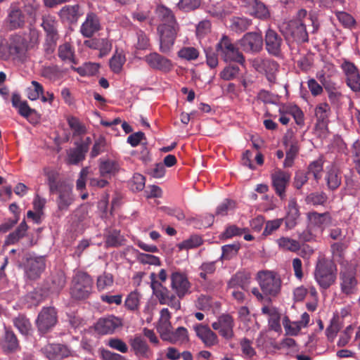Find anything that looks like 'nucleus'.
Listing matches in <instances>:
<instances>
[{"label": "nucleus", "mask_w": 360, "mask_h": 360, "mask_svg": "<svg viewBox=\"0 0 360 360\" xmlns=\"http://www.w3.org/2000/svg\"><path fill=\"white\" fill-rule=\"evenodd\" d=\"M326 180L328 188L332 190L337 188L340 185L341 177L337 167L331 165L328 169Z\"/></svg>", "instance_id": "nucleus-35"}, {"label": "nucleus", "mask_w": 360, "mask_h": 360, "mask_svg": "<svg viewBox=\"0 0 360 360\" xmlns=\"http://www.w3.org/2000/svg\"><path fill=\"white\" fill-rule=\"evenodd\" d=\"M217 51L226 62L234 61L240 64L244 63V57L230 39L224 36L217 45Z\"/></svg>", "instance_id": "nucleus-5"}, {"label": "nucleus", "mask_w": 360, "mask_h": 360, "mask_svg": "<svg viewBox=\"0 0 360 360\" xmlns=\"http://www.w3.org/2000/svg\"><path fill=\"white\" fill-rule=\"evenodd\" d=\"M257 280L262 292L258 288H254L252 293L259 300L265 297H276L281 292L282 281L280 276L272 271H261L257 274Z\"/></svg>", "instance_id": "nucleus-1"}, {"label": "nucleus", "mask_w": 360, "mask_h": 360, "mask_svg": "<svg viewBox=\"0 0 360 360\" xmlns=\"http://www.w3.org/2000/svg\"><path fill=\"white\" fill-rule=\"evenodd\" d=\"M6 22L7 27L11 30L20 28L25 25V16L20 9L13 8L8 13Z\"/></svg>", "instance_id": "nucleus-28"}, {"label": "nucleus", "mask_w": 360, "mask_h": 360, "mask_svg": "<svg viewBox=\"0 0 360 360\" xmlns=\"http://www.w3.org/2000/svg\"><path fill=\"white\" fill-rule=\"evenodd\" d=\"M160 35V49L162 53H168L172 48L178 32L176 22H162L158 28Z\"/></svg>", "instance_id": "nucleus-3"}, {"label": "nucleus", "mask_w": 360, "mask_h": 360, "mask_svg": "<svg viewBox=\"0 0 360 360\" xmlns=\"http://www.w3.org/2000/svg\"><path fill=\"white\" fill-rule=\"evenodd\" d=\"M285 144L288 148L286 150V157L283 162L284 167H290L292 166L294 160L298 152V146L297 143H290L285 141Z\"/></svg>", "instance_id": "nucleus-38"}, {"label": "nucleus", "mask_w": 360, "mask_h": 360, "mask_svg": "<svg viewBox=\"0 0 360 360\" xmlns=\"http://www.w3.org/2000/svg\"><path fill=\"white\" fill-rule=\"evenodd\" d=\"M250 21L247 18H235L233 19L231 27L236 32H242L248 29Z\"/></svg>", "instance_id": "nucleus-63"}, {"label": "nucleus", "mask_w": 360, "mask_h": 360, "mask_svg": "<svg viewBox=\"0 0 360 360\" xmlns=\"http://www.w3.org/2000/svg\"><path fill=\"white\" fill-rule=\"evenodd\" d=\"M314 278L321 288L328 289L336 281L337 267L335 264L323 258L319 259L316 266Z\"/></svg>", "instance_id": "nucleus-2"}, {"label": "nucleus", "mask_w": 360, "mask_h": 360, "mask_svg": "<svg viewBox=\"0 0 360 360\" xmlns=\"http://www.w3.org/2000/svg\"><path fill=\"white\" fill-rule=\"evenodd\" d=\"M107 146V142L103 136H99L95 140L94 144L92 147L90 155L91 158L98 156L100 153L103 152Z\"/></svg>", "instance_id": "nucleus-55"}, {"label": "nucleus", "mask_w": 360, "mask_h": 360, "mask_svg": "<svg viewBox=\"0 0 360 360\" xmlns=\"http://www.w3.org/2000/svg\"><path fill=\"white\" fill-rule=\"evenodd\" d=\"M240 44L245 51H259L262 48V37L259 34L250 32L243 37Z\"/></svg>", "instance_id": "nucleus-21"}, {"label": "nucleus", "mask_w": 360, "mask_h": 360, "mask_svg": "<svg viewBox=\"0 0 360 360\" xmlns=\"http://www.w3.org/2000/svg\"><path fill=\"white\" fill-rule=\"evenodd\" d=\"M285 212L283 220H285L286 227L288 229H292L297 225L300 217V207L295 198H292L289 200L285 207Z\"/></svg>", "instance_id": "nucleus-16"}, {"label": "nucleus", "mask_w": 360, "mask_h": 360, "mask_svg": "<svg viewBox=\"0 0 360 360\" xmlns=\"http://www.w3.org/2000/svg\"><path fill=\"white\" fill-rule=\"evenodd\" d=\"M240 346L243 354L248 358H251L256 354L255 349L252 347V342L244 338L240 341Z\"/></svg>", "instance_id": "nucleus-57"}, {"label": "nucleus", "mask_w": 360, "mask_h": 360, "mask_svg": "<svg viewBox=\"0 0 360 360\" xmlns=\"http://www.w3.org/2000/svg\"><path fill=\"white\" fill-rule=\"evenodd\" d=\"M79 6H65L58 13V15L62 20L69 22H75L77 20L79 14Z\"/></svg>", "instance_id": "nucleus-34"}, {"label": "nucleus", "mask_w": 360, "mask_h": 360, "mask_svg": "<svg viewBox=\"0 0 360 360\" xmlns=\"http://www.w3.org/2000/svg\"><path fill=\"white\" fill-rule=\"evenodd\" d=\"M290 179L289 173L278 170L271 174L272 184L278 195L283 199L285 197V188Z\"/></svg>", "instance_id": "nucleus-15"}, {"label": "nucleus", "mask_w": 360, "mask_h": 360, "mask_svg": "<svg viewBox=\"0 0 360 360\" xmlns=\"http://www.w3.org/2000/svg\"><path fill=\"white\" fill-rule=\"evenodd\" d=\"M134 251L136 253V257L139 262L155 266H159L160 264V259L158 257L149 254L141 253L137 250Z\"/></svg>", "instance_id": "nucleus-54"}, {"label": "nucleus", "mask_w": 360, "mask_h": 360, "mask_svg": "<svg viewBox=\"0 0 360 360\" xmlns=\"http://www.w3.org/2000/svg\"><path fill=\"white\" fill-rule=\"evenodd\" d=\"M341 292L346 295H351L357 290V280L354 273L349 270H343L340 272Z\"/></svg>", "instance_id": "nucleus-13"}, {"label": "nucleus", "mask_w": 360, "mask_h": 360, "mask_svg": "<svg viewBox=\"0 0 360 360\" xmlns=\"http://www.w3.org/2000/svg\"><path fill=\"white\" fill-rule=\"evenodd\" d=\"M234 319L229 314H221L217 321L212 324V328L218 331L219 335L226 340H231L234 337Z\"/></svg>", "instance_id": "nucleus-8"}, {"label": "nucleus", "mask_w": 360, "mask_h": 360, "mask_svg": "<svg viewBox=\"0 0 360 360\" xmlns=\"http://www.w3.org/2000/svg\"><path fill=\"white\" fill-rule=\"evenodd\" d=\"M194 330L206 347H212L218 343L217 335L209 327L198 324L194 326Z\"/></svg>", "instance_id": "nucleus-23"}, {"label": "nucleus", "mask_w": 360, "mask_h": 360, "mask_svg": "<svg viewBox=\"0 0 360 360\" xmlns=\"http://www.w3.org/2000/svg\"><path fill=\"white\" fill-rule=\"evenodd\" d=\"M278 64L275 61L267 60L265 65V69L262 73H264L266 76L267 79L270 82H275L276 81V73L278 71Z\"/></svg>", "instance_id": "nucleus-53"}, {"label": "nucleus", "mask_w": 360, "mask_h": 360, "mask_svg": "<svg viewBox=\"0 0 360 360\" xmlns=\"http://www.w3.org/2000/svg\"><path fill=\"white\" fill-rule=\"evenodd\" d=\"M325 89L328 93L330 101L333 104H338L342 98V95L335 84L325 85Z\"/></svg>", "instance_id": "nucleus-43"}, {"label": "nucleus", "mask_w": 360, "mask_h": 360, "mask_svg": "<svg viewBox=\"0 0 360 360\" xmlns=\"http://www.w3.org/2000/svg\"><path fill=\"white\" fill-rule=\"evenodd\" d=\"M44 174L46 176L48 179V183L50 187V190L51 192H53L55 190L58 189L56 186V179L58 178V174L55 170L51 169L49 168L44 169Z\"/></svg>", "instance_id": "nucleus-62"}, {"label": "nucleus", "mask_w": 360, "mask_h": 360, "mask_svg": "<svg viewBox=\"0 0 360 360\" xmlns=\"http://www.w3.org/2000/svg\"><path fill=\"white\" fill-rule=\"evenodd\" d=\"M31 86L27 89V94L29 99L35 101L38 99L44 92V88L38 82L32 81Z\"/></svg>", "instance_id": "nucleus-44"}, {"label": "nucleus", "mask_w": 360, "mask_h": 360, "mask_svg": "<svg viewBox=\"0 0 360 360\" xmlns=\"http://www.w3.org/2000/svg\"><path fill=\"white\" fill-rule=\"evenodd\" d=\"M145 177L140 174H135L130 182V187L133 191H142L145 186Z\"/></svg>", "instance_id": "nucleus-61"}, {"label": "nucleus", "mask_w": 360, "mask_h": 360, "mask_svg": "<svg viewBox=\"0 0 360 360\" xmlns=\"http://www.w3.org/2000/svg\"><path fill=\"white\" fill-rule=\"evenodd\" d=\"M45 269L44 257H32L27 261L25 266L26 276L31 280L38 278Z\"/></svg>", "instance_id": "nucleus-18"}, {"label": "nucleus", "mask_w": 360, "mask_h": 360, "mask_svg": "<svg viewBox=\"0 0 360 360\" xmlns=\"http://www.w3.org/2000/svg\"><path fill=\"white\" fill-rule=\"evenodd\" d=\"M341 67L346 75L348 86L354 91H359L360 75L356 67L349 61H345Z\"/></svg>", "instance_id": "nucleus-12"}, {"label": "nucleus", "mask_w": 360, "mask_h": 360, "mask_svg": "<svg viewBox=\"0 0 360 360\" xmlns=\"http://www.w3.org/2000/svg\"><path fill=\"white\" fill-rule=\"evenodd\" d=\"M159 301L160 304H167L176 310L181 307L180 302L176 299L175 295L169 296L165 292H161V297H160Z\"/></svg>", "instance_id": "nucleus-56"}, {"label": "nucleus", "mask_w": 360, "mask_h": 360, "mask_svg": "<svg viewBox=\"0 0 360 360\" xmlns=\"http://www.w3.org/2000/svg\"><path fill=\"white\" fill-rule=\"evenodd\" d=\"M283 32L288 38H292L297 42L308 41V34L306 31L305 22L291 20L283 25Z\"/></svg>", "instance_id": "nucleus-7"}, {"label": "nucleus", "mask_w": 360, "mask_h": 360, "mask_svg": "<svg viewBox=\"0 0 360 360\" xmlns=\"http://www.w3.org/2000/svg\"><path fill=\"white\" fill-rule=\"evenodd\" d=\"M101 27V25L98 16L94 13H89L80 27V32L84 37L89 38L99 31Z\"/></svg>", "instance_id": "nucleus-17"}, {"label": "nucleus", "mask_w": 360, "mask_h": 360, "mask_svg": "<svg viewBox=\"0 0 360 360\" xmlns=\"http://www.w3.org/2000/svg\"><path fill=\"white\" fill-rule=\"evenodd\" d=\"M27 230V225L25 221H22L18 229L13 233H10L5 241L6 245L14 244L22 238Z\"/></svg>", "instance_id": "nucleus-37"}, {"label": "nucleus", "mask_w": 360, "mask_h": 360, "mask_svg": "<svg viewBox=\"0 0 360 360\" xmlns=\"http://www.w3.org/2000/svg\"><path fill=\"white\" fill-rule=\"evenodd\" d=\"M63 72L57 67H45L41 71V75L53 82L60 79L63 77Z\"/></svg>", "instance_id": "nucleus-41"}, {"label": "nucleus", "mask_w": 360, "mask_h": 360, "mask_svg": "<svg viewBox=\"0 0 360 360\" xmlns=\"http://www.w3.org/2000/svg\"><path fill=\"white\" fill-rule=\"evenodd\" d=\"M309 227L314 230H319L321 233L324 228L331 224V217L328 213L320 214L316 212H310L307 215Z\"/></svg>", "instance_id": "nucleus-19"}, {"label": "nucleus", "mask_w": 360, "mask_h": 360, "mask_svg": "<svg viewBox=\"0 0 360 360\" xmlns=\"http://www.w3.org/2000/svg\"><path fill=\"white\" fill-rule=\"evenodd\" d=\"M250 13L252 15L261 19H264L269 16L267 8L261 2L255 1Z\"/></svg>", "instance_id": "nucleus-48"}, {"label": "nucleus", "mask_w": 360, "mask_h": 360, "mask_svg": "<svg viewBox=\"0 0 360 360\" xmlns=\"http://www.w3.org/2000/svg\"><path fill=\"white\" fill-rule=\"evenodd\" d=\"M202 244V238L198 236H192L178 245L180 250H188L199 247Z\"/></svg>", "instance_id": "nucleus-45"}, {"label": "nucleus", "mask_w": 360, "mask_h": 360, "mask_svg": "<svg viewBox=\"0 0 360 360\" xmlns=\"http://www.w3.org/2000/svg\"><path fill=\"white\" fill-rule=\"evenodd\" d=\"M240 248V245L238 243L222 246V255L221 258L222 259L229 260L234 257L237 255Z\"/></svg>", "instance_id": "nucleus-42"}, {"label": "nucleus", "mask_w": 360, "mask_h": 360, "mask_svg": "<svg viewBox=\"0 0 360 360\" xmlns=\"http://www.w3.org/2000/svg\"><path fill=\"white\" fill-rule=\"evenodd\" d=\"M283 43L282 38L276 32L269 29L265 35V44L267 51L277 56L281 53V47Z\"/></svg>", "instance_id": "nucleus-22"}, {"label": "nucleus", "mask_w": 360, "mask_h": 360, "mask_svg": "<svg viewBox=\"0 0 360 360\" xmlns=\"http://www.w3.org/2000/svg\"><path fill=\"white\" fill-rule=\"evenodd\" d=\"M141 295L136 291L131 292L125 300L126 307L131 310L134 311L138 309L140 303Z\"/></svg>", "instance_id": "nucleus-52"}, {"label": "nucleus", "mask_w": 360, "mask_h": 360, "mask_svg": "<svg viewBox=\"0 0 360 360\" xmlns=\"http://www.w3.org/2000/svg\"><path fill=\"white\" fill-rule=\"evenodd\" d=\"M122 326L121 319L111 316L101 319L96 324V330L101 335L111 334Z\"/></svg>", "instance_id": "nucleus-14"}, {"label": "nucleus", "mask_w": 360, "mask_h": 360, "mask_svg": "<svg viewBox=\"0 0 360 360\" xmlns=\"http://www.w3.org/2000/svg\"><path fill=\"white\" fill-rule=\"evenodd\" d=\"M167 338L164 340L169 341L172 343L183 344L188 341V331L184 327H179L174 332L172 330L167 335Z\"/></svg>", "instance_id": "nucleus-32"}, {"label": "nucleus", "mask_w": 360, "mask_h": 360, "mask_svg": "<svg viewBox=\"0 0 360 360\" xmlns=\"http://www.w3.org/2000/svg\"><path fill=\"white\" fill-rule=\"evenodd\" d=\"M235 208V202L231 200H226L220 204L216 210L217 215L224 216L226 215L230 211Z\"/></svg>", "instance_id": "nucleus-64"}, {"label": "nucleus", "mask_w": 360, "mask_h": 360, "mask_svg": "<svg viewBox=\"0 0 360 360\" xmlns=\"http://www.w3.org/2000/svg\"><path fill=\"white\" fill-rule=\"evenodd\" d=\"M45 355L49 359L58 360L68 356L70 354L68 349L61 345H49L43 349Z\"/></svg>", "instance_id": "nucleus-25"}, {"label": "nucleus", "mask_w": 360, "mask_h": 360, "mask_svg": "<svg viewBox=\"0 0 360 360\" xmlns=\"http://www.w3.org/2000/svg\"><path fill=\"white\" fill-rule=\"evenodd\" d=\"M131 346L137 356L148 358L151 355L146 342L139 336L131 340Z\"/></svg>", "instance_id": "nucleus-30"}, {"label": "nucleus", "mask_w": 360, "mask_h": 360, "mask_svg": "<svg viewBox=\"0 0 360 360\" xmlns=\"http://www.w3.org/2000/svg\"><path fill=\"white\" fill-rule=\"evenodd\" d=\"M144 60L150 68L155 70L169 72L172 68L171 60L157 53L146 56Z\"/></svg>", "instance_id": "nucleus-20"}, {"label": "nucleus", "mask_w": 360, "mask_h": 360, "mask_svg": "<svg viewBox=\"0 0 360 360\" xmlns=\"http://www.w3.org/2000/svg\"><path fill=\"white\" fill-rule=\"evenodd\" d=\"M67 121L69 127L73 131L75 135H80L86 132L85 126L82 124L77 117L69 116L67 119Z\"/></svg>", "instance_id": "nucleus-50"}, {"label": "nucleus", "mask_w": 360, "mask_h": 360, "mask_svg": "<svg viewBox=\"0 0 360 360\" xmlns=\"http://www.w3.org/2000/svg\"><path fill=\"white\" fill-rule=\"evenodd\" d=\"M279 121L283 124H288L290 122V117L291 115L295 122L298 125H302L304 124V114L301 109L296 105L292 103L281 105L279 107Z\"/></svg>", "instance_id": "nucleus-9"}, {"label": "nucleus", "mask_w": 360, "mask_h": 360, "mask_svg": "<svg viewBox=\"0 0 360 360\" xmlns=\"http://www.w3.org/2000/svg\"><path fill=\"white\" fill-rule=\"evenodd\" d=\"M92 289V280L85 273L77 274L72 281L70 293L73 297L82 300L88 297Z\"/></svg>", "instance_id": "nucleus-4"}, {"label": "nucleus", "mask_w": 360, "mask_h": 360, "mask_svg": "<svg viewBox=\"0 0 360 360\" xmlns=\"http://www.w3.org/2000/svg\"><path fill=\"white\" fill-rule=\"evenodd\" d=\"M58 191V205L60 210H66L72 202V188L68 184H60Z\"/></svg>", "instance_id": "nucleus-24"}, {"label": "nucleus", "mask_w": 360, "mask_h": 360, "mask_svg": "<svg viewBox=\"0 0 360 360\" xmlns=\"http://www.w3.org/2000/svg\"><path fill=\"white\" fill-rule=\"evenodd\" d=\"M58 57L65 63H77L74 46L69 42H65L58 46Z\"/></svg>", "instance_id": "nucleus-29"}, {"label": "nucleus", "mask_w": 360, "mask_h": 360, "mask_svg": "<svg viewBox=\"0 0 360 360\" xmlns=\"http://www.w3.org/2000/svg\"><path fill=\"white\" fill-rule=\"evenodd\" d=\"M57 21L54 16L48 15L43 17L42 27L49 34H55L57 31Z\"/></svg>", "instance_id": "nucleus-47"}, {"label": "nucleus", "mask_w": 360, "mask_h": 360, "mask_svg": "<svg viewBox=\"0 0 360 360\" xmlns=\"http://www.w3.org/2000/svg\"><path fill=\"white\" fill-rule=\"evenodd\" d=\"M171 288L179 298L190 293L191 283L187 276L180 271H174L170 276Z\"/></svg>", "instance_id": "nucleus-10"}, {"label": "nucleus", "mask_w": 360, "mask_h": 360, "mask_svg": "<svg viewBox=\"0 0 360 360\" xmlns=\"http://www.w3.org/2000/svg\"><path fill=\"white\" fill-rule=\"evenodd\" d=\"M57 322V314L53 307H44L38 315L37 326L42 333H46Z\"/></svg>", "instance_id": "nucleus-11"}, {"label": "nucleus", "mask_w": 360, "mask_h": 360, "mask_svg": "<svg viewBox=\"0 0 360 360\" xmlns=\"http://www.w3.org/2000/svg\"><path fill=\"white\" fill-rule=\"evenodd\" d=\"M65 285V278L62 273L57 274L52 278V285L50 290L53 292L60 291Z\"/></svg>", "instance_id": "nucleus-60"}, {"label": "nucleus", "mask_w": 360, "mask_h": 360, "mask_svg": "<svg viewBox=\"0 0 360 360\" xmlns=\"http://www.w3.org/2000/svg\"><path fill=\"white\" fill-rule=\"evenodd\" d=\"M240 69L237 66L229 65L226 67L221 72L220 77L229 81L235 79L239 74Z\"/></svg>", "instance_id": "nucleus-58"}, {"label": "nucleus", "mask_w": 360, "mask_h": 360, "mask_svg": "<svg viewBox=\"0 0 360 360\" xmlns=\"http://www.w3.org/2000/svg\"><path fill=\"white\" fill-rule=\"evenodd\" d=\"M178 56L186 60H195L199 56V51L194 47H183L178 51Z\"/></svg>", "instance_id": "nucleus-49"}, {"label": "nucleus", "mask_w": 360, "mask_h": 360, "mask_svg": "<svg viewBox=\"0 0 360 360\" xmlns=\"http://www.w3.org/2000/svg\"><path fill=\"white\" fill-rule=\"evenodd\" d=\"M5 347L10 352L15 351L18 347V340L12 331H6Z\"/></svg>", "instance_id": "nucleus-59"}, {"label": "nucleus", "mask_w": 360, "mask_h": 360, "mask_svg": "<svg viewBox=\"0 0 360 360\" xmlns=\"http://www.w3.org/2000/svg\"><path fill=\"white\" fill-rule=\"evenodd\" d=\"M276 243L280 249L284 251L296 252L301 248L300 242L289 237H281L276 240Z\"/></svg>", "instance_id": "nucleus-33"}, {"label": "nucleus", "mask_w": 360, "mask_h": 360, "mask_svg": "<svg viewBox=\"0 0 360 360\" xmlns=\"http://www.w3.org/2000/svg\"><path fill=\"white\" fill-rule=\"evenodd\" d=\"M28 46L26 39L20 35H13L10 38L8 47V58L13 60H24L27 57Z\"/></svg>", "instance_id": "nucleus-6"}, {"label": "nucleus", "mask_w": 360, "mask_h": 360, "mask_svg": "<svg viewBox=\"0 0 360 360\" xmlns=\"http://www.w3.org/2000/svg\"><path fill=\"white\" fill-rule=\"evenodd\" d=\"M113 283V276L110 273L104 272L98 276L96 281V288L99 291H103L112 287Z\"/></svg>", "instance_id": "nucleus-39"}, {"label": "nucleus", "mask_w": 360, "mask_h": 360, "mask_svg": "<svg viewBox=\"0 0 360 360\" xmlns=\"http://www.w3.org/2000/svg\"><path fill=\"white\" fill-rule=\"evenodd\" d=\"M119 169V165L117 162L114 160H104L101 162L99 171L102 176H106L107 175H113Z\"/></svg>", "instance_id": "nucleus-36"}, {"label": "nucleus", "mask_w": 360, "mask_h": 360, "mask_svg": "<svg viewBox=\"0 0 360 360\" xmlns=\"http://www.w3.org/2000/svg\"><path fill=\"white\" fill-rule=\"evenodd\" d=\"M125 60L124 55L122 52H117L110 60L111 70L115 73L120 72Z\"/></svg>", "instance_id": "nucleus-46"}, {"label": "nucleus", "mask_w": 360, "mask_h": 360, "mask_svg": "<svg viewBox=\"0 0 360 360\" xmlns=\"http://www.w3.org/2000/svg\"><path fill=\"white\" fill-rule=\"evenodd\" d=\"M13 324L23 335H28L32 329V325L28 319L24 315H19L13 319Z\"/></svg>", "instance_id": "nucleus-40"}, {"label": "nucleus", "mask_w": 360, "mask_h": 360, "mask_svg": "<svg viewBox=\"0 0 360 360\" xmlns=\"http://www.w3.org/2000/svg\"><path fill=\"white\" fill-rule=\"evenodd\" d=\"M331 110L329 105L326 103H321L316 105L315 108V116L317 120L318 125L321 128H326Z\"/></svg>", "instance_id": "nucleus-26"}, {"label": "nucleus", "mask_w": 360, "mask_h": 360, "mask_svg": "<svg viewBox=\"0 0 360 360\" xmlns=\"http://www.w3.org/2000/svg\"><path fill=\"white\" fill-rule=\"evenodd\" d=\"M171 318L170 313L167 308H164L160 311V319L158 326V330L163 340L167 338V335L172 330V327L169 319Z\"/></svg>", "instance_id": "nucleus-27"}, {"label": "nucleus", "mask_w": 360, "mask_h": 360, "mask_svg": "<svg viewBox=\"0 0 360 360\" xmlns=\"http://www.w3.org/2000/svg\"><path fill=\"white\" fill-rule=\"evenodd\" d=\"M86 147L82 148L78 145L75 148H71L67 152V162L70 165H77L85 159Z\"/></svg>", "instance_id": "nucleus-31"}, {"label": "nucleus", "mask_w": 360, "mask_h": 360, "mask_svg": "<svg viewBox=\"0 0 360 360\" xmlns=\"http://www.w3.org/2000/svg\"><path fill=\"white\" fill-rule=\"evenodd\" d=\"M123 241L124 238L120 235V231L113 230L108 235L105 240V245L110 247H117L121 245Z\"/></svg>", "instance_id": "nucleus-51"}]
</instances>
